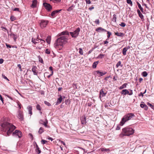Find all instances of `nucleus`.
Here are the masks:
<instances>
[{
	"label": "nucleus",
	"instance_id": "17",
	"mask_svg": "<svg viewBox=\"0 0 154 154\" xmlns=\"http://www.w3.org/2000/svg\"><path fill=\"white\" fill-rule=\"evenodd\" d=\"M37 1L36 0L32 1V3L31 5V7L32 8H35L36 7Z\"/></svg>",
	"mask_w": 154,
	"mask_h": 154
},
{
	"label": "nucleus",
	"instance_id": "50",
	"mask_svg": "<svg viewBox=\"0 0 154 154\" xmlns=\"http://www.w3.org/2000/svg\"><path fill=\"white\" fill-rule=\"evenodd\" d=\"M95 23L97 24H99V20L98 19H97L95 20Z\"/></svg>",
	"mask_w": 154,
	"mask_h": 154
},
{
	"label": "nucleus",
	"instance_id": "29",
	"mask_svg": "<svg viewBox=\"0 0 154 154\" xmlns=\"http://www.w3.org/2000/svg\"><path fill=\"white\" fill-rule=\"evenodd\" d=\"M100 149L102 152H103V151L109 152L110 150L109 149H106V148H101Z\"/></svg>",
	"mask_w": 154,
	"mask_h": 154
},
{
	"label": "nucleus",
	"instance_id": "2",
	"mask_svg": "<svg viewBox=\"0 0 154 154\" xmlns=\"http://www.w3.org/2000/svg\"><path fill=\"white\" fill-rule=\"evenodd\" d=\"M67 37L65 36H63L58 38L56 41L54 46L56 48H58L59 46H62L64 44L67 42Z\"/></svg>",
	"mask_w": 154,
	"mask_h": 154
},
{
	"label": "nucleus",
	"instance_id": "32",
	"mask_svg": "<svg viewBox=\"0 0 154 154\" xmlns=\"http://www.w3.org/2000/svg\"><path fill=\"white\" fill-rule=\"evenodd\" d=\"M121 61H119L117 64H116V67H118L120 66L122 67V65L121 64Z\"/></svg>",
	"mask_w": 154,
	"mask_h": 154
},
{
	"label": "nucleus",
	"instance_id": "31",
	"mask_svg": "<svg viewBox=\"0 0 154 154\" xmlns=\"http://www.w3.org/2000/svg\"><path fill=\"white\" fill-rule=\"evenodd\" d=\"M98 61H96L94 62L92 65V67L93 68H96L97 66V65L98 64Z\"/></svg>",
	"mask_w": 154,
	"mask_h": 154
},
{
	"label": "nucleus",
	"instance_id": "52",
	"mask_svg": "<svg viewBox=\"0 0 154 154\" xmlns=\"http://www.w3.org/2000/svg\"><path fill=\"white\" fill-rule=\"evenodd\" d=\"M51 1H52L53 2H60L61 0H50Z\"/></svg>",
	"mask_w": 154,
	"mask_h": 154
},
{
	"label": "nucleus",
	"instance_id": "12",
	"mask_svg": "<svg viewBox=\"0 0 154 154\" xmlns=\"http://www.w3.org/2000/svg\"><path fill=\"white\" fill-rule=\"evenodd\" d=\"M81 121L82 124L84 125L86 124V121L85 116H83L81 118Z\"/></svg>",
	"mask_w": 154,
	"mask_h": 154
},
{
	"label": "nucleus",
	"instance_id": "46",
	"mask_svg": "<svg viewBox=\"0 0 154 154\" xmlns=\"http://www.w3.org/2000/svg\"><path fill=\"white\" fill-rule=\"evenodd\" d=\"M44 103L45 104L48 106H50L51 105V104L48 102L46 101H45Z\"/></svg>",
	"mask_w": 154,
	"mask_h": 154
},
{
	"label": "nucleus",
	"instance_id": "37",
	"mask_svg": "<svg viewBox=\"0 0 154 154\" xmlns=\"http://www.w3.org/2000/svg\"><path fill=\"white\" fill-rule=\"evenodd\" d=\"M38 60H39V61L41 62V63H43V60L42 59V58L40 56H39L38 57Z\"/></svg>",
	"mask_w": 154,
	"mask_h": 154
},
{
	"label": "nucleus",
	"instance_id": "45",
	"mask_svg": "<svg viewBox=\"0 0 154 154\" xmlns=\"http://www.w3.org/2000/svg\"><path fill=\"white\" fill-rule=\"evenodd\" d=\"M45 52L47 54H50V50L49 49H47L45 50Z\"/></svg>",
	"mask_w": 154,
	"mask_h": 154
},
{
	"label": "nucleus",
	"instance_id": "42",
	"mask_svg": "<svg viewBox=\"0 0 154 154\" xmlns=\"http://www.w3.org/2000/svg\"><path fill=\"white\" fill-rule=\"evenodd\" d=\"M147 104L148 106H149L152 109H154L153 108V106L152 104L149 103H148Z\"/></svg>",
	"mask_w": 154,
	"mask_h": 154
},
{
	"label": "nucleus",
	"instance_id": "14",
	"mask_svg": "<svg viewBox=\"0 0 154 154\" xmlns=\"http://www.w3.org/2000/svg\"><path fill=\"white\" fill-rule=\"evenodd\" d=\"M106 93L104 92L103 90V89H101L100 91V98H101L105 96L106 95Z\"/></svg>",
	"mask_w": 154,
	"mask_h": 154
},
{
	"label": "nucleus",
	"instance_id": "48",
	"mask_svg": "<svg viewBox=\"0 0 154 154\" xmlns=\"http://www.w3.org/2000/svg\"><path fill=\"white\" fill-rule=\"evenodd\" d=\"M42 143L43 144H44L45 143L47 142V141L46 140H42L41 141Z\"/></svg>",
	"mask_w": 154,
	"mask_h": 154
},
{
	"label": "nucleus",
	"instance_id": "62",
	"mask_svg": "<svg viewBox=\"0 0 154 154\" xmlns=\"http://www.w3.org/2000/svg\"><path fill=\"white\" fill-rule=\"evenodd\" d=\"M14 11H19V9L18 8H16L14 9Z\"/></svg>",
	"mask_w": 154,
	"mask_h": 154
},
{
	"label": "nucleus",
	"instance_id": "20",
	"mask_svg": "<svg viewBox=\"0 0 154 154\" xmlns=\"http://www.w3.org/2000/svg\"><path fill=\"white\" fill-rule=\"evenodd\" d=\"M137 12L139 15V17H140V18L141 19H143V16L139 9L137 10Z\"/></svg>",
	"mask_w": 154,
	"mask_h": 154
},
{
	"label": "nucleus",
	"instance_id": "51",
	"mask_svg": "<svg viewBox=\"0 0 154 154\" xmlns=\"http://www.w3.org/2000/svg\"><path fill=\"white\" fill-rule=\"evenodd\" d=\"M86 3L87 4H90L91 3V2L90 0H85Z\"/></svg>",
	"mask_w": 154,
	"mask_h": 154
},
{
	"label": "nucleus",
	"instance_id": "36",
	"mask_svg": "<svg viewBox=\"0 0 154 154\" xmlns=\"http://www.w3.org/2000/svg\"><path fill=\"white\" fill-rule=\"evenodd\" d=\"M62 35H69V32L67 31H63L61 33Z\"/></svg>",
	"mask_w": 154,
	"mask_h": 154
},
{
	"label": "nucleus",
	"instance_id": "21",
	"mask_svg": "<svg viewBox=\"0 0 154 154\" xmlns=\"http://www.w3.org/2000/svg\"><path fill=\"white\" fill-rule=\"evenodd\" d=\"M62 100V97L61 96H60V97L57 99V103H56V105H57L59 104L61 102Z\"/></svg>",
	"mask_w": 154,
	"mask_h": 154
},
{
	"label": "nucleus",
	"instance_id": "55",
	"mask_svg": "<svg viewBox=\"0 0 154 154\" xmlns=\"http://www.w3.org/2000/svg\"><path fill=\"white\" fill-rule=\"evenodd\" d=\"M6 45L7 48H11V47L10 45H9L8 44H6Z\"/></svg>",
	"mask_w": 154,
	"mask_h": 154
},
{
	"label": "nucleus",
	"instance_id": "18",
	"mask_svg": "<svg viewBox=\"0 0 154 154\" xmlns=\"http://www.w3.org/2000/svg\"><path fill=\"white\" fill-rule=\"evenodd\" d=\"M37 67L36 66H33L32 68V71L34 75H37V74L36 71Z\"/></svg>",
	"mask_w": 154,
	"mask_h": 154
},
{
	"label": "nucleus",
	"instance_id": "54",
	"mask_svg": "<svg viewBox=\"0 0 154 154\" xmlns=\"http://www.w3.org/2000/svg\"><path fill=\"white\" fill-rule=\"evenodd\" d=\"M104 55L103 54H100L99 56L98 57L99 58H102L103 56H104Z\"/></svg>",
	"mask_w": 154,
	"mask_h": 154
},
{
	"label": "nucleus",
	"instance_id": "34",
	"mask_svg": "<svg viewBox=\"0 0 154 154\" xmlns=\"http://www.w3.org/2000/svg\"><path fill=\"white\" fill-rule=\"evenodd\" d=\"M48 123V121L47 119L43 123H42V124L44 125V126L45 127H48V126L47 125V124Z\"/></svg>",
	"mask_w": 154,
	"mask_h": 154
},
{
	"label": "nucleus",
	"instance_id": "11",
	"mask_svg": "<svg viewBox=\"0 0 154 154\" xmlns=\"http://www.w3.org/2000/svg\"><path fill=\"white\" fill-rule=\"evenodd\" d=\"M140 106L143 108L145 110H147L148 109V108L147 105L145 104L143 102H141L140 104Z\"/></svg>",
	"mask_w": 154,
	"mask_h": 154
},
{
	"label": "nucleus",
	"instance_id": "9",
	"mask_svg": "<svg viewBox=\"0 0 154 154\" xmlns=\"http://www.w3.org/2000/svg\"><path fill=\"white\" fill-rule=\"evenodd\" d=\"M13 135L17 136L20 138L22 137V134L21 132L18 130H16L13 133Z\"/></svg>",
	"mask_w": 154,
	"mask_h": 154
},
{
	"label": "nucleus",
	"instance_id": "23",
	"mask_svg": "<svg viewBox=\"0 0 154 154\" xmlns=\"http://www.w3.org/2000/svg\"><path fill=\"white\" fill-rule=\"evenodd\" d=\"M10 36H12L15 41L17 38V35L14 34V33H11L10 35Z\"/></svg>",
	"mask_w": 154,
	"mask_h": 154
},
{
	"label": "nucleus",
	"instance_id": "25",
	"mask_svg": "<svg viewBox=\"0 0 154 154\" xmlns=\"http://www.w3.org/2000/svg\"><path fill=\"white\" fill-rule=\"evenodd\" d=\"M27 109L29 110V113L31 115L32 114V106H29L27 107Z\"/></svg>",
	"mask_w": 154,
	"mask_h": 154
},
{
	"label": "nucleus",
	"instance_id": "53",
	"mask_svg": "<svg viewBox=\"0 0 154 154\" xmlns=\"http://www.w3.org/2000/svg\"><path fill=\"white\" fill-rule=\"evenodd\" d=\"M17 66L20 69V70L21 71L22 70L21 69V66L20 64H18L17 65Z\"/></svg>",
	"mask_w": 154,
	"mask_h": 154
},
{
	"label": "nucleus",
	"instance_id": "47",
	"mask_svg": "<svg viewBox=\"0 0 154 154\" xmlns=\"http://www.w3.org/2000/svg\"><path fill=\"white\" fill-rule=\"evenodd\" d=\"M107 34H108L107 37L108 38H109L111 35V32L109 31H107Z\"/></svg>",
	"mask_w": 154,
	"mask_h": 154
},
{
	"label": "nucleus",
	"instance_id": "35",
	"mask_svg": "<svg viewBox=\"0 0 154 154\" xmlns=\"http://www.w3.org/2000/svg\"><path fill=\"white\" fill-rule=\"evenodd\" d=\"M16 103H17V106H18V108H19L18 109H20H20H21V103L18 101H17L16 102Z\"/></svg>",
	"mask_w": 154,
	"mask_h": 154
},
{
	"label": "nucleus",
	"instance_id": "56",
	"mask_svg": "<svg viewBox=\"0 0 154 154\" xmlns=\"http://www.w3.org/2000/svg\"><path fill=\"white\" fill-rule=\"evenodd\" d=\"M72 10V7L71 6L69 7L67 9V11H70Z\"/></svg>",
	"mask_w": 154,
	"mask_h": 154
},
{
	"label": "nucleus",
	"instance_id": "7",
	"mask_svg": "<svg viewBox=\"0 0 154 154\" xmlns=\"http://www.w3.org/2000/svg\"><path fill=\"white\" fill-rule=\"evenodd\" d=\"M130 92L127 89H123L121 91L122 94L125 95L126 94H128L129 95H131L133 94V91L132 90L129 89Z\"/></svg>",
	"mask_w": 154,
	"mask_h": 154
},
{
	"label": "nucleus",
	"instance_id": "33",
	"mask_svg": "<svg viewBox=\"0 0 154 154\" xmlns=\"http://www.w3.org/2000/svg\"><path fill=\"white\" fill-rule=\"evenodd\" d=\"M36 108L37 110L40 111V113L41 114L42 113V112L41 111V107L40 105L39 104H38L36 106Z\"/></svg>",
	"mask_w": 154,
	"mask_h": 154
},
{
	"label": "nucleus",
	"instance_id": "43",
	"mask_svg": "<svg viewBox=\"0 0 154 154\" xmlns=\"http://www.w3.org/2000/svg\"><path fill=\"white\" fill-rule=\"evenodd\" d=\"M119 25L122 27H124L125 26L126 24L122 22L120 24H119Z\"/></svg>",
	"mask_w": 154,
	"mask_h": 154
},
{
	"label": "nucleus",
	"instance_id": "6",
	"mask_svg": "<svg viewBox=\"0 0 154 154\" xmlns=\"http://www.w3.org/2000/svg\"><path fill=\"white\" fill-rule=\"evenodd\" d=\"M49 21L47 20H41L39 21L40 26L41 28H43L46 27Z\"/></svg>",
	"mask_w": 154,
	"mask_h": 154
},
{
	"label": "nucleus",
	"instance_id": "49",
	"mask_svg": "<svg viewBox=\"0 0 154 154\" xmlns=\"http://www.w3.org/2000/svg\"><path fill=\"white\" fill-rule=\"evenodd\" d=\"M2 76L4 79L7 80L8 81H9V79H8V78L6 76H5L4 75L2 74Z\"/></svg>",
	"mask_w": 154,
	"mask_h": 154
},
{
	"label": "nucleus",
	"instance_id": "1",
	"mask_svg": "<svg viewBox=\"0 0 154 154\" xmlns=\"http://www.w3.org/2000/svg\"><path fill=\"white\" fill-rule=\"evenodd\" d=\"M0 125L2 127V131L4 132L7 131V135L9 136L13 131L16 128V127L11 123L6 122V119H2L0 122Z\"/></svg>",
	"mask_w": 154,
	"mask_h": 154
},
{
	"label": "nucleus",
	"instance_id": "38",
	"mask_svg": "<svg viewBox=\"0 0 154 154\" xmlns=\"http://www.w3.org/2000/svg\"><path fill=\"white\" fill-rule=\"evenodd\" d=\"M142 75L143 76L146 77L147 76L148 74L146 72L144 71L142 72Z\"/></svg>",
	"mask_w": 154,
	"mask_h": 154
},
{
	"label": "nucleus",
	"instance_id": "63",
	"mask_svg": "<svg viewBox=\"0 0 154 154\" xmlns=\"http://www.w3.org/2000/svg\"><path fill=\"white\" fill-rule=\"evenodd\" d=\"M53 74V71H52V74H51L50 75H49L48 76V78H50L51 77V76Z\"/></svg>",
	"mask_w": 154,
	"mask_h": 154
},
{
	"label": "nucleus",
	"instance_id": "8",
	"mask_svg": "<svg viewBox=\"0 0 154 154\" xmlns=\"http://www.w3.org/2000/svg\"><path fill=\"white\" fill-rule=\"evenodd\" d=\"M17 117L21 121L24 119L23 112L20 109H18L17 112Z\"/></svg>",
	"mask_w": 154,
	"mask_h": 154
},
{
	"label": "nucleus",
	"instance_id": "19",
	"mask_svg": "<svg viewBox=\"0 0 154 154\" xmlns=\"http://www.w3.org/2000/svg\"><path fill=\"white\" fill-rule=\"evenodd\" d=\"M35 144H36L35 151L36 152H37L38 154L40 153L41 152V151L39 149V148L36 144V143H35Z\"/></svg>",
	"mask_w": 154,
	"mask_h": 154
},
{
	"label": "nucleus",
	"instance_id": "58",
	"mask_svg": "<svg viewBox=\"0 0 154 154\" xmlns=\"http://www.w3.org/2000/svg\"><path fill=\"white\" fill-rule=\"evenodd\" d=\"M44 122L42 120H40L39 122V123L40 124H42V123H44Z\"/></svg>",
	"mask_w": 154,
	"mask_h": 154
},
{
	"label": "nucleus",
	"instance_id": "10",
	"mask_svg": "<svg viewBox=\"0 0 154 154\" xmlns=\"http://www.w3.org/2000/svg\"><path fill=\"white\" fill-rule=\"evenodd\" d=\"M43 5L45 8L48 11H50L52 9L51 6L49 4L44 3H43Z\"/></svg>",
	"mask_w": 154,
	"mask_h": 154
},
{
	"label": "nucleus",
	"instance_id": "39",
	"mask_svg": "<svg viewBox=\"0 0 154 154\" xmlns=\"http://www.w3.org/2000/svg\"><path fill=\"white\" fill-rule=\"evenodd\" d=\"M127 2L128 4H130L131 5H132V2L131 0H127Z\"/></svg>",
	"mask_w": 154,
	"mask_h": 154
},
{
	"label": "nucleus",
	"instance_id": "13",
	"mask_svg": "<svg viewBox=\"0 0 154 154\" xmlns=\"http://www.w3.org/2000/svg\"><path fill=\"white\" fill-rule=\"evenodd\" d=\"M130 48V47L128 46L127 47H126L123 48L122 50V54L124 55L126 54V51L128 49Z\"/></svg>",
	"mask_w": 154,
	"mask_h": 154
},
{
	"label": "nucleus",
	"instance_id": "40",
	"mask_svg": "<svg viewBox=\"0 0 154 154\" xmlns=\"http://www.w3.org/2000/svg\"><path fill=\"white\" fill-rule=\"evenodd\" d=\"M10 19L12 21H13L16 19V18L13 16H11L10 17Z\"/></svg>",
	"mask_w": 154,
	"mask_h": 154
},
{
	"label": "nucleus",
	"instance_id": "30",
	"mask_svg": "<svg viewBox=\"0 0 154 154\" xmlns=\"http://www.w3.org/2000/svg\"><path fill=\"white\" fill-rule=\"evenodd\" d=\"M51 39V37L49 36L47 37V38L46 39V41L47 42V43H48V44H50V43Z\"/></svg>",
	"mask_w": 154,
	"mask_h": 154
},
{
	"label": "nucleus",
	"instance_id": "4",
	"mask_svg": "<svg viewBox=\"0 0 154 154\" xmlns=\"http://www.w3.org/2000/svg\"><path fill=\"white\" fill-rule=\"evenodd\" d=\"M134 131V130L131 128L126 127L122 129L123 133L125 136H129L133 134Z\"/></svg>",
	"mask_w": 154,
	"mask_h": 154
},
{
	"label": "nucleus",
	"instance_id": "59",
	"mask_svg": "<svg viewBox=\"0 0 154 154\" xmlns=\"http://www.w3.org/2000/svg\"><path fill=\"white\" fill-rule=\"evenodd\" d=\"M120 128L119 126L118 125L117 126V127L116 128V130H119L120 129Z\"/></svg>",
	"mask_w": 154,
	"mask_h": 154
},
{
	"label": "nucleus",
	"instance_id": "26",
	"mask_svg": "<svg viewBox=\"0 0 154 154\" xmlns=\"http://www.w3.org/2000/svg\"><path fill=\"white\" fill-rule=\"evenodd\" d=\"M137 5L138 8H139V9H140V10L141 11L143 12V9L141 7V5L138 2H137Z\"/></svg>",
	"mask_w": 154,
	"mask_h": 154
},
{
	"label": "nucleus",
	"instance_id": "41",
	"mask_svg": "<svg viewBox=\"0 0 154 154\" xmlns=\"http://www.w3.org/2000/svg\"><path fill=\"white\" fill-rule=\"evenodd\" d=\"M79 53L81 55L83 54V51L81 48H79Z\"/></svg>",
	"mask_w": 154,
	"mask_h": 154
},
{
	"label": "nucleus",
	"instance_id": "28",
	"mask_svg": "<svg viewBox=\"0 0 154 154\" xmlns=\"http://www.w3.org/2000/svg\"><path fill=\"white\" fill-rule=\"evenodd\" d=\"M44 131V128L42 127H40L39 129L38 133L39 134H42Z\"/></svg>",
	"mask_w": 154,
	"mask_h": 154
},
{
	"label": "nucleus",
	"instance_id": "22",
	"mask_svg": "<svg viewBox=\"0 0 154 154\" xmlns=\"http://www.w3.org/2000/svg\"><path fill=\"white\" fill-rule=\"evenodd\" d=\"M61 10V9H60V10H57L53 11L51 13V16L53 17L54 16V14H55L56 13H58V12H60Z\"/></svg>",
	"mask_w": 154,
	"mask_h": 154
},
{
	"label": "nucleus",
	"instance_id": "60",
	"mask_svg": "<svg viewBox=\"0 0 154 154\" xmlns=\"http://www.w3.org/2000/svg\"><path fill=\"white\" fill-rule=\"evenodd\" d=\"M143 94H144V93H143L142 92H141L139 94V96H141L143 97Z\"/></svg>",
	"mask_w": 154,
	"mask_h": 154
},
{
	"label": "nucleus",
	"instance_id": "5",
	"mask_svg": "<svg viewBox=\"0 0 154 154\" xmlns=\"http://www.w3.org/2000/svg\"><path fill=\"white\" fill-rule=\"evenodd\" d=\"M80 30V28L78 27L74 32H70L69 33L72 37L76 38L78 36Z\"/></svg>",
	"mask_w": 154,
	"mask_h": 154
},
{
	"label": "nucleus",
	"instance_id": "15",
	"mask_svg": "<svg viewBox=\"0 0 154 154\" xmlns=\"http://www.w3.org/2000/svg\"><path fill=\"white\" fill-rule=\"evenodd\" d=\"M96 31L98 32H107L106 30L103 29L102 28V27H99L97 28L96 29Z\"/></svg>",
	"mask_w": 154,
	"mask_h": 154
},
{
	"label": "nucleus",
	"instance_id": "27",
	"mask_svg": "<svg viewBox=\"0 0 154 154\" xmlns=\"http://www.w3.org/2000/svg\"><path fill=\"white\" fill-rule=\"evenodd\" d=\"M127 84L125 83L123 84L122 86H120L119 88V89H122L125 88H126L127 87Z\"/></svg>",
	"mask_w": 154,
	"mask_h": 154
},
{
	"label": "nucleus",
	"instance_id": "61",
	"mask_svg": "<svg viewBox=\"0 0 154 154\" xmlns=\"http://www.w3.org/2000/svg\"><path fill=\"white\" fill-rule=\"evenodd\" d=\"M0 100L3 102V100L1 94H0Z\"/></svg>",
	"mask_w": 154,
	"mask_h": 154
},
{
	"label": "nucleus",
	"instance_id": "3",
	"mask_svg": "<svg viewBox=\"0 0 154 154\" xmlns=\"http://www.w3.org/2000/svg\"><path fill=\"white\" fill-rule=\"evenodd\" d=\"M134 116V115L133 113L126 114L122 119V120L120 122V125L121 126L123 125L126 122L132 119Z\"/></svg>",
	"mask_w": 154,
	"mask_h": 154
},
{
	"label": "nucleus",
	"instance_id": "44",
	"mask_svg": "<svg viewBox=\"0 0 154 154\" xmlns=\"http://www.w3.org/2000/svg\"><path fill=\"white\" fill-rule=\"evenodd\" d=\"M35 41V39H34L33 38H32V42L34 44H36V43H38V42H36Z\"/></svg>",
	"mask_w": 154,
	"mask_h": 154
},
{
	"label": "nucleus",
	"instance_id": "57",
	"mask_svg": "<svg viewBox=\"0 0 154 154\" xmlns=\"http://www.w3.org/2000/svg\"><path fill=\"white\" fill-rule=\"evenodd\" d=\"M3 60L2 59H0V63L2 64V63L3 62Z\"/></svg>",
	"mask_w": 154,
	"mask_h": 154
},
{
	"label": "nucleus",
	"instance_id": "64",
	"mask_svg": "<svg viewBox=\"0 0 154 154\" xmlns=\"http://www.w3.org/2000/svg\"><path fill=\"white\" fill-rule=\"evenodd\" d=\"M49 69L52 71V72L53 71V68L51 66H50L49 67Z\"/></svg>",
	"mask_w": 154,
	"mask_h": 154
},
{
	"label": "nucleus",
	"instance_id": "24",
	"mask_svg": "<svg viewBox=\"0 0 154 154\" xmlns=\"http://www.w3.org/2000/svg\"><path fill=\"white\" fill-rule=\"evenodd\" d=\"M124 34L122 32H116V35L121 37H123L124 35Z\"/></svg>",
	"mask_w": 154,
	"mask_h": 154
},
{
	"label": "nucleus",
	"instance_id": "16",
	"mask_svg": "<svg viewBox=\"0 0 154 154\" xmlns=\"http://www.w3.org/2000/svg\"><path fill=\"white\" fill-rule=\"evenodd\" d=\"M96 72L98 75L99 76H100L105 75L106 73V72H100L99 71H96Z\"/></svg>",
	"mask_w": 154,
	"mask_h": 154
}]
</instances>
